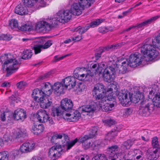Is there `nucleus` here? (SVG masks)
<instances>
[{"mask_svg": "<svg viewBox=\"0 0 160 160\" xmlns=\"http://www.w3.org/2000/svg\"><path fill=\"white\" fill-rule=\"evenodd\" d=\"M62 137L61 134H55L51 137L50 140L51 142L53 144H57L58 143L57 139H61Z\"/></svg>", "mask_w": 160, "mask_h": 160, "instance_id": "obj_37", "label": "nucleus"}, {"mask_svg": "<svg viewBox=\"0 0 160 160\" xmlns=\"http://www.w3.org/2000/svg\"><path fill=\"white\" fill-rule=\"evenodd\" d=\"M106 63L104 62H101V63L98 64V67L100 68L99 70L101 69L102 70V68H104L105 67Z\"/></svg>", "mask_w": 160, "mask_h": 160, "instance_id": "obj_60", "label": "nucleus"}, {"mask_svg": "<svg viewBox=\"0 0 160 160\" xmlns=\"http://www.w3.org/2000/svg\"><path fill=\"white\" fill-rule=\"evenodd\" d=\"M26 85V83L25 82L23 81H21L18 83L16 84V86L18 89H21L23 88Z\"/></svg>", "mask_w": 160, "mask_h": 160, "instance_id": "obj_51", "label": "nucleus"}, {"mask_svg": "<svg viewBox=\"0 0 160 160\" xmlns=\"http://www.w3.org/2000/svg\"><path fill=\"white\" fill-rule=\"evenodd\" d=\"M115 68L112 66H109L106 68L104 70L103 76L106 81L109 82L115 77Z\"/></svg>", "mask_w": 160, "mask_h": 160, "instance_id": "obj_12", "label": "nucleus"}, {"mask_svg": "<svg viewBox=\"0 0 160 160\" xmlns=\"http://www.w3.org/2000/svg\"><path fill=\"white\" fill-rule=\"evenodd\" d=\"M52 44L51 41H48L44 45H42L43 49H47Z\"/></svg>", "mask_w": 160, "mask_h": 160, "instance_id": "obj_53", "label": "nucleus"}, {"mask_svg": "<svg viewBox=\"0 0 160 160\" xmlns=\"http://www.w3.org/2000/svg\"><path fill=\"white\" fill-rule=\"evenodd\" d=\"M62 59H63V57H62L58 58L57 56H56L54 57V59L52 60V62H56Z\"/></svg>", "mask_w": 160, "mask_h": 160, "instance_id": "obj_59", "label": "nucleus"}, {"mask_svg": "<svg viewBox=\"0 0 160 160\" xmlns=\"http://www.w3.org/2000/svg\"><path fill=\"white\" fill-rule=\"evenodd\" d=\"M41 107L43 108H47L49 107L52 104L51 99L46 98V96L42 98L39 102Z\"/></svg>", "mask_w": 160, "mask_h": 160, "instance_id": "obj_26", "label": "nucleus"}, {"mask_svg": "<svg viewBox=\"0 0 160 160\" xmlns=\"http://www.w3.org/2000/svg\"><path fill=\"white\" fill-rule=\"evenodd\" d=\"M154 105L160 107V93L157 94L153 99Z\"/></svg>", "mask_w": 160, "mask_h": 160, "instance_id": "obj_36", "label": "nucleus"}, {"mask_svg": "<svg viewBox=\"0 0 160 160\" xmlns=\"http://www.w3.org/2000/svg\"><path fill=\"white\" fill-rule=\"evenodd\" d=\"M63 117L64 119H67L69 122H76L81 118V113L78 111L73 109L69 113H65Z\"/></svg>", "mask_w": 160, "mask_h": 160, "instance_id": "obj_13", "label": "nucleus"}, {"mask_svg": "<svg viewBox=\"0 0 160 160\" xmlns=\"http://www.w3.org/2000/svg\"><path fill=\"white\" fill-rule=\"evenodd\" d=\"M9 26L12 29L18 28V23L15 19H12L9 22Z\"/></svg>", "mask_w": 160, "mask_h": 160, "instance_id": "obj_43", "label": "nucleus"}, {"mask_svg": "<svg viewBox=\"0 0 160 160\" xmlns=\"http://www.w3.org/2000/svg\"><path fill=\"white\" fill-rule=\"evenodd\" d=\"M104 52V50L103 48L99 49L98 52L95 54L96 59L97 60L99 59L101 57L102 54Z\"/></svg>", "mask_w": 160, "mask_h": 160, "instance_id": "obj_48", "label": "nucleus"}, {"mask_svg": "<svg viewBox=\"0 0 160 160\" xmlns=\"http://www.w3.org/2000/svg\"><path fill=\"white\" fill-rule=\"evenodd\" d=\"M74 76L80 80H84L88 76L92 77L93 74L91 71L85 68H78L74 70L73 72Z\"/></svg>", "mask_w": 160, "mask_h": 160, "instance_id": "obj_8", "label": "nucleus"}, {"mask_svg": "<svg viewBox=\"0 0 160 160\" xmlns=\"http://www.w3.org/2000/svg\"><path fill=\"white\" fill-rule=\"evenodd\" d=\"M118 98L123 106L128 107L131 102L132 94L128 92H120L118 94Z\"/></svg>", "mask_w": 160, "mask_h": 160, "instance_id": "obj_10", "label": "nucleus"}, {"mask_svg": "<svg viewBox=\"0 0 160 160\" xmlns=\"http://www.w3.org/2000/svg\"><path fill=\"white\" fill-rule=\"evenodd\" d=\"M49 73H47L44 75L41 76L39 77V79L40 80H43L46 78H48L49 77Z\"/></svg>", "mask_w": 160, "mask_h": 160, "instance_id": "obj_62", "label": "nucleus"}, {"mask_svg": "<svg viewBox=\"0 0 160 160\" xmlns=\"http://www.w3.org/2000/svg\"><path fill=\"white\" fill-rule=\"evenodd\" d=\"M89 26L88 25L86 26L85 27H82L81 26H79L74 29L75 32H78V33L81 35L83 34L86 32L89 29Z\"/></svg>", "mask_w": 160, "mask_h": 160, "instance_id": "obj_32", "label": "nucleus"}, {"mask_svg": "<svg viewBox=\"0 0 160 160\" xmlns=\"http://www.w3.org/2000/svg\"><path fill=\"white\" fill-rule=\"evenodd\" d=\"M140 49L141 53L143 54L144 58L138 52L131 54L126 61L122 62H121V65H118V68L120 72L122 73L125 72L128 66L132 68L139 66L141 64L144 59L147 62L152 61L155 58L158 54L156 48L147 42Z\"/></svg>", "mask_w": 160, "mask_h": 160, "instance_id": "obj_1", "label": "nucleus"}, {"mask_svg": "<svg viewBox=\"0 0 160 160\" xmlns=\"http://www.w3.org/2000/svg\"><path fill=\"white\" fill-rule=\"evenodd\" d=\"M43 84L44 86L42 88V90L44 92L45 96H48L51 94L52 90H53L52 86L48 82L44 83Z\"/></svg>", "mask_w": 160, "mask_h": 160, "instance_id": "obj_25", "label": "nucleus"}, {"mask_svg": "<svg viewBox=\"0 0 160 160\" xmlns=\"http://www.w3.org/2000/svg\"><path fill=\"white\" fill-rule=\"evenodd\" d=\"M15 12L20 15H25L28 14V10L25 7H24L22 4H20L16 7Z\"/></svg>", "mask_w": 160, "mask_h": 160, "instance_id": "obj_28", "label": "nucleus"}, {"mask_svg": "<svg viewBox=\"0 0 160 160\" xmlns=\"http://www.w3.org/2000/svg\"><path fill=\"white\" fill-rule=\"evenodd\" d=\"M8 154L7 151L0 152V160H8Z\"/></svg>", "mask_w": 160, "mask_h": 160, "instance_id": "obj_42", "label": "nucleus"}, {"mask_svg": "<svg viewBox=\"0 0 160 160\" xmlns=\"http://www.w3.org/2000/svg\"><path fill=\"white\" fill-rule=\"evenodd\" d=\"M2 40H4L9 41L11 40L12 38L11 36L9 34H2Z\"/></svg>", "mask_w": 160, "mask_h": 160, "instance_id": "obj_54", "label": "nucleus"}, {"mask_svg": "<svg viewBox=\"0 0 160 160\" xmlns=\"http://www.w3.org/2000/svg\"><path fill=\"white\" fill-rule=\"evenodd\" d=\"M132 94L131 97V102H133L134 103H136L140 102V103L141 105H143V104L145 103V101H143L142 99L141 98H142L143 96L138 93H136L134 95V97H132Z\"/></svg>", "mask_w": 160, "mask_h": 160, "instance_id": "obj_29", "label": "nucleus"}, {"mask_svg": "<svg viewBox=\"0 0 160 160\" xmlns=\"http://www.w3.org/2000/svg\"><path fill=\"white\" fill-rule=\"evenodd\" d=\"M97 107V104L94 102H92L90 105L83 106L79 108V109L81 114L86 112L87 113V115H88V113H93L96 110Z\"/></svg>", "mask_w": 160, "mask_h": 160, "instance_id": "obj_16", "label": "nucleus"}, {"mask_svg": "<svg viewBox=\"0 0 160 160\" xmlns=\"http://www.w3.org/2000/svg\"><path fill=\"white\" fill-rule=\"evenodd\" d=\"M44 128L42 124L34 125L32 127V130L34 134L38 135L43 131Z\"/></svg>", "mask_w": 160, "mask_h": 160, "instance_id": "obj_30", "label": "nucleus"}, {"mask_svg": "<svg viewBox=\"0 0 160 160\" xmlns=\"http://www.w3.org/2000/svg\"><path fill=\"white\" fill-rule=\"evenodd\" d=\"M35 143L30 142L23 143L20 147V150L22 153H25L30 152L35 148Z\"/></svg>", "mask_w": 160, "mask_h": 160, "instance_id": "obj_21", "label": "nucleus"}, {"mask_svg": "<svg viewBox=\"0 0 160 160\" xmlns=\"http://www.w3.org/2000/svg\"><path fill=\"white\" fill-rule=\"evenodd\" d=\"M1 61L2 59H4L5 61L4 64L7 65L6 76L8 77L12 73L16 71L19 66V63L11 54H5L1 57Z\"/></svg>", "mask_w": 160, "mask_h": 160, "instance_id": "obj_5", "label": "nucleus"}, {"mask_svg": "<svg viewBox=\"0 0 160 160\" xmlns=\"http://www.w3.org/2000/svg\"><path fill=\"white\" fill-rule=\"evenodd\" d=\"M4 112V116H6V117L8 119V120H10L12 117V113L11 112Z\"/></svg>", "mask_w": 160, "mask_h": 160, "instance_id": "obj_55", "label": "nucleus"}, {"mask_svg": "<svg viewBox=\"0 0 160 160\" xmlns=\"http://www.w3.org/2000/svg\"><path fill=\"white\" fill-rule=\"evenodd\" d=\"M25 134L21 130H18L9 133L7 132L3 136V138L5 142L7 144H10L13 142L15 139L22 137Z\"/></svg>", "mask_w": 160, "mask_h": 160, "instance_id": "obj_7", "label": "nucleus"}, {"mask_svg": "<svg viewBox=\"0 0 160 160\" xmlns=\"http://www.w3.org/2000/svg\"><path fill=\"white\" fill-rule=\"evenodd\" d=\"M125 44V43L123 42L118 43V44L114 45V47H115V49H118L120 48L122 46L124 45Z\"/></svg>", "mask_w": 160, "mask_h": 160, "instance_id": "obj_61", "label": "nucleus"}, {"mask_svg": "<svg viewBox=\"0 0 160 160\" xmlns=\"http://www.w3.org/2000/svg\"><path fill=\"white\" fill-rule=\"evenodd\" d=\"M76 82L74 77H68L62 80V82L67 89L68 87L69 89L73 88L76 85Z\"/></svg>", "mask_w": 160, "mask_h": 160, "instance_id": "obj_19", "label": "nucleus"}, {"mask_svg": "<svg viewBox=\"0 0 160 160\" xmlns=\"http://www.w3.org/2000/svg\"><path fill=\"white\" fill-rule=\"evenodd\" d=\"M34 99L39 102L42 98L45 96L42 90H39L38 88L34 89L32 94Z\"/></svg>", "mask_w": 160, "mask_h": 160, "instance_id": "obj_24", "label": "nucleus"}, {"mask_svg": "<svg viewBox=\"0 0 160 160\" xmlns=\"http://www.w3.org/2000/svg\"><path fill=\"white\" fill-rule=\"evenodd\" d=\"M92 92V94L95 97L96 99L100 100L106 92L105 86L101 83H97L95 85Z\"/></svg>", "mask_w": 160, "mask_h": 160, "instance_id": "obj_9", "label": "nucleus"}, {"mask_svg": "<svg viewBox=\"0 0 160 160\" xmlns=\"http://www.w3.org/2000/svg\"><path fill=\"white\" fill-rule=\"evenodd\" d=\"M19 30L22 31H30L33 29V27L32 25L25 24L18 28Z\"/></svg>", "mask_w": 160, "mask_h": 160, "instance_id": "obj_33", "label": "nucleus"}, {"mask_svg": "<svg viewBox=\"0 0 160 160\" xmlns=\"http://www.w3.org/2000/svg\"><path fill=\"white\" fill-rule=\"evenodd\" d=\"M143 154H141L140 155H137L136 157L137 160H142L143 158Z\"/></svg>", "mask_w": 160, "mask_h": 160, "instance_id": "obj_64", "label": "nucleus"}, {"mask_svg": "<svg viewBox=\"0 0 160 160\" xmlns=\"http://www.w3.org/2000/svg\"><path fill=\"white\" fill-rule=\"evenodd\" d=\"M153 46H154L157 48L160 49V33L156 37H154L152 40Z\"/></svg>", "mask_w": 160, "mask_h": 160, "instance_id": "obj_31", "label": "nucleus"}, {"mask_svg": "<svg viewBox=\"0 0 160 160\" xmlns=\"http://www.w3.org/2000/svg\"><path fill=\"white\" fill-rule=\"evenodd\" d=\"M82 39V36H77L75 38H72V40H75L76 41H78L81 40Z\"/></svg>", "mask_w": 160, "mask_h": 160, "instance_id": "obj_63", "label": "nucleus"}, {"mask_svg": "<svg viewBox=\"0 0 160 160\" xmlns=\"http://www.w3.org/2000/svg\"><path fill=\"white\" fill-rule=\"evenodd\" d=\"M52 87L54 93L58 95L63 93L64 90L67 89L62 82H55Z\"/></svg>", "mask_w": 160, "mask_h": 160, "instance_id": "obj_18", "label": "nucleus"}, {"mask_svg": "<svg viewBox=\"0 0 160 160\" xmlns=\"http://www.w3.org/2000/svg\"><path fill=\"white\" fill-rule=\"evenodd\" d=\"M98 66V64L95 63L93 64H92L90 65V68L91 69H93L95 70V73L97 72V73H100L102 70L101 69L99 70L100 68H99Z\"/></svg>", "mask_w": 160, "mask_h": 160, "instance_id": "obj_45", "label": "nucleus"}, {"mask_svg": "<svg viewBox=\"0 0 160 160\" xmlns=\"http://www.w3.org/2000/svg\"><path fill=\"white\" fill-rule=\"evenodd\" d=\"M120 129L117 127L115 126L112 131L109 132L106 135V138L108 139L111 140L117 136L118 133L120 131Z\"/></svg>", "mask_w": 160, "mask_h": 160, "instance_id": "obj_27", "label": "nucleus"}, {"mask_svg": "<svg viewBox=\"0 0 160 160\" xmlns=\"http://www.w3.org/2000/svg\"><path fill=\"white\" fill-rule=\"evenodd\" d=\"M141 107L139 113L141 115L143 116H148L154 110V105L152 102L146 103L145 102V103L143 105H141Z\"/></svg>", "mask_w": 160, "mask_h": 160, "instance_id": "obj_11", "label": "nucleus"}, {"mask_svg": "<svg viewBox=\"0 0 160 160\" xmlns=\"http://www.w3.org/2000/svg\"><path fill=\"white\" fill-rule=\"evenodd\" d=\"M158 16H156L148 19V20L144 22L138 24L137 25L131 26L129 28H128L124 30L121 33H124L126 32H128L131 29H138V28H141L145 26L148 24H149L152 22L153 21L156 20L158 18Z\"/></svg>", "mask_w": 160, "mask_h": 160, "instance_id": "obj_17", "label": "nucleus"}, {"mask_svg": "<svg viewBox=\"0 0 160 160\" xmlns=\"http://www.w3.org/2000/svg\"><path fill=\"white\" fill-rule=\"evenodd\" d=\"M103 122L106 126L108 127H111L112 125L115 124L116 123L114 120L112 119H106L103 120Z\"/></svg>", "mask_w": 160, "mask_h": 160, "instance_id": "obj_40", "label": "nucleus"}, {"mask_svg": "<svg viewBox=\"0 0 160 160\" xmlns=\"http://www.w3.org/2000/svg\"><path fill=\"white\" fill-rule=\"evenodd\" d=\"M132 145V143L131 141L130 140H128L123 143L121 147L122 149L125 150L129 148Z\"/></svg>", "mask_w": 160, "mask_h": 160, "instance_id": "obj_39", "label": "nucleus"}, {"mask_svg": "<svg viewBox=\"0 0 160 160\" xmlns=\"http://www.w3.org/2000/svg\"><path fill=\"white\" fill-rule=\"evenodd\" d=\"M42 45H36L34 46L33 49L34 51L35 54H36L41 52L42 48Z\"/></svg>", "mask_w": 160, "mask_h": 160, "instance_id": "obj_44", "label": "nucleus"}, {"mask_svg": "<svg viewBox=\"0 0 160 160\" xmlns=\"http://www.w3.org/2000/svg\"><path fill=\"white\" fill-rule=\"evenodd\" d=\"M63 138L65 141L63 143V146L61 145L54 146L52 147L49 150L48 156L51 158L58 159L61 156L62 154L64 152V146H67V149H69L75 143L78 142V139L76 138L71 142H69V139L68 136L64 135Z\"/></svg>", "mask_w": 160, "mask_h": 160, "instance_id": "obj_3", "label": "nucleus"}, {"mask_svg": "<svg viewBox=\"0 0 160 160\" xmlns=\"http://www.w3.org/2000/svg\"><path fill=\"white\" fill-rule=\"evenodd\" d=\"M118 149V147L116 145L109 146L107 148L106 153L108 157L109 160H116Z\"/></svg>", "mask_w": 160, "mask_h": 160, "instance_id": "obj_15", "label": "nucleus"}, {"mask_svg": "<svg viewBox=\"0 0 160 160\" xmlns=\"http://www.w3.org/2000/svg\"><path fill=\"white\" fill-rule=\"evenodd\" d=\"M32 56V52L31 50H27L23 51V54L22 58L24 59H29L31 58Z\"/></svg>", "mask_w": 160, "mask_h": 160, "instance_id": "obj_35", "label": "nucleus"}, {"mask_svg": "<svg viewBox=\"0 0 160 160\" xmlns=\"http://www.w3.org/2000/svg\"><path fill=\"white\" fill-rule=\"evenodd\" d=\"M124 113L123 114V117L124 118H127L128 116V115L130 114L132 112L131 110L129 108H127L124 112Z\"/></svg>", "mask_w": 160, "mask_h": 160, "instance_id": "obj_57", "label": "nucleus"}, {"mask_svg": "<svg viewBox=\"0 0 160 160\" xmlns=\"http://www.w3.org/2000/svg\"><path fill=\"white\" fill-rule=\"evenodd\" d=\"M50 24L45 21L39 22L36 25V29L38 32H45L49 31L52 27H54L58 24V20L57 18H53Z\"/></svg>", "mask_w": 160, "mask_h": 160, "instance_id": "obj_6", "label": "nucleus"}, {"mask_svg": "<svg viewBox=\"0 0 160 160\" xmlns=\"http://www.w3.org/2000/svg\"><path fill=\"white\" fill-rule=\"evenodd\" d=\"M98 128L96 127H93L91 130V133L89 134V136L91 137V138L94 137L97 134Z\"/></svg>", "mask_w": 160, "mask_h": 160, "instance_id": "obj_49", "label": "nucleus"}, {"mask_svg": "<svg viewBox=\"0 0 160 160\" xmlns=\"http://www.w3.org/2000/svg\"><path fill=\"white\" fill-rule=\"evenodd\" d=\"M99 107L102 109L105 112H108L112 110L114 107V104L112 103L107 102L99 100Z\"/></svg>", "mask_w": 160, "mask_h": 160, "instance_id": "obj_23", "label": "nucleus"}, {"mask_svg": "<svg viewBox=\"0 0 160 160\" xmlns=\"http://www.w3.org/2000/svg\"><path fill=\"white\" fill-rule=\"evenodd\" d=\"M102 22V20L100 19H96L95 21L91 22L89 25H88L89 28H94L99 25Z\"/></svg>", "mask_w": 160, "mask_h": 160, "instance_id": "obj_41", "label": "nucleus"}, {"mask_svg": "<svg viewBox=\"0 0 160 160\" xmlns=\"http://www.w3.org/2000/svg\"><path fill=\"white\" fill-rule=\"evenodd\" d=\"M22 2L24 5L30 8H37L39 6L43 7L45 6L43 0H22Z\"/></svg>", "mask_w": 160, "mask_h": 160, "instance_id": "obj_14", "label": "nucleus"}, {"mask_svg": "<svg viewBox=\"0 0 160 160\" xmlns=\"http://www.w3.org/2000/svg\"><path fill=\"white\" fill-rule=\"evenodd\" d=\"M92 160H108V159L105 154H99L93 157Z\"/></svg>", "mask_w": 160, "mask_h": 160, "instance_id": "obj_38", "label": "nucleus"}, {"mask_svg": "<svg viewBox=\"0 0 160 160\" xmlns=\"http://www.w3.org/2000/svg\"><path fill=\"white\" fill-rule=\"evenodd\" d=\"M91 137L88 135H85L84 137L79 138L78 140V141L82 143V144L85 142L88 141V140L91 138Z\"/></svg>", "mask_w": 160, "mask_h": 160, "instance_id": "obj_46", "label": "nucleus"}, {"mask_svg": "<svg viewBox=\"0 0 160 160\" xmlns=\"http://www.w3.org/2000/svg\"><path fill=\"white\" fill-rule=\"evenodd\" d=\"M152 145L153 148H157V149L159 147V144L158 138L157 137H154L153 138L152 140Z\"/></svg>", "mask_w": 160, "mask_h": 160, "instance_id": "obj_47", "label": "nucleus"}, {"mask_svg": "<svg viewBox=\"0 0 160 160\" xmlns=\"http://www.w3.org/2000/svg\"><path fill=\"white\" fill-rule=\"evenodd\" d=\"M78 89L79 91L82 92L85 88V86L83 83L82 82H80L78 85Z\"/></svg>", "mask_w": 160, "mask_h": 160, "instance_id": "obj_50", "label": "nucleus"}, {"mask_svg": "<svg viewBox=\"0 0 160 160\" xmlns=\"http://www.w3.org/2000/svg\"><path fill=\"white\" fill-rule=\"evenodd\" d=\"M114 45H112L110 46H108L107 47H105L103 48L104 50V52L106 51H109L110 50H113L115 49L114 47Z\"/></svg>", "mask_w": 160, "mask_h": 160, "instance_id": "obj_56", "label": "nucleus"}, {"mask_svg": "<svg viewBox=\"0 0 160 160\" xmlns=\"http://www.w3.org/2000/svg\"><path fill=\"white\" fill-rule=\"evenodd\" d=\"M73 104L72 101L69 99L65 98L62 100L61 102V105L57 107H53L52 108V115L54 117L64 116V111L68 112L73 110Z\"/></svg>", "mask_w": 160, "mask_h": 160, "instance_id": "obj_4", "label": "nucleus"}, {"mask_svg": "<svg viewBox=\"0 0 160 160\" xmlns=\"http://www.w3.org/2000/svg\"><path fill=\"white\" fill-rule=\"evenodd\" d=\"M13 117L14 119L17 120L23 121L26 118V112L23 109L18 108L14 111Z\"/></svg>", "mask_w": 160, "mask_h": 160, "instance_id": "obj_22", "label": "nucleus"}, {"mask_svg": "<svg viewBox=\"0 0 160 160\" xmlns=\"http://www.w3.org/2000/svg\"><path fill=\"white\" fill-rule=\"evenodd\" d=\"M36 116L38 121L42 123L47 122L48 116H49L47 112L42 109H40L38 111Z\"/></svg>", "mask_w": 160, "mask_h": 160, "instance_id": "obj_20", "label": "nucleus"}, {"mask_svg": "<svg viewBox=\"0 0 160 160\" xmlns=\"http://www.w3.org/2000/svg\"><path fill=\"white\" fill-rule=\"evenodd\" d=\"M158 150L156 149L155 150L153 151V152H150L149 153L151 157V158H157V154H158Z\"/></svg>", "mask_w": 160, "mask_h": 160, "instance_id": "obj_52", "label": "nucleus"}, {"mask_svg": "<svg viewBox=\"0 0 160 160\" xmlns=\"http://www.w3.org/2000/svg\"><path fill=\"white\" fill-rule=\"evenodd\" d=\"M82 145L85 147V149L88 148L91 145V142L90 141H88L86 142L83 143Z\"/></svg>", "mask_w": 160, "mask_h": 160, "instance_id": "obj_58", "label": "nucleus"}, {"mask_svg": "<svg viewBox=\"0 0 160 160\" xmlns=\"http://www.w3.org/2000/svg\"><path fill=\"white\" fill-rule=\"evenodd\" d=\"M94 0H79L78 3H75L71 6V11L60 10L57 13L56 18L59 22L64 23L71 18V13L75 15H81L85 8L89 7L94 2Z\"/></svg>", "mask_w": 160, "mask_h": 160, "instance_id": "obj_2", "label": "nucleus"}, {"mask_svg": "<svg viewBox=\"0 0 160 160\" xmlns=\"http://www.w3.org/2000/svg\"><path fill=\"white\" fill-rule=\"evenodd\" d=\"M101 100L104 102H107L112 103L115 104V99L112 96H108V97H103V96L102 98L101 99Z\"/></svg>", "mask_w": 160, "mask_h": 160, "instance_id": "obj_34", "label": "nucleus"}]
</instances>
